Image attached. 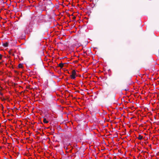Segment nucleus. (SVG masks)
I'll return each instance as SVG.
<instances>
[{
	"label": "nucleus",
	"mask_w": 159,
	"mask_h": 159,
	"mask_svg": "<svg viewBox=\"0 0 159 159\" xmlns=\"http://www.w3.org/2000/svg\"><path fill=\"white\" fill-rule=\"evenodd\" d=\"M76 75V72L75 70H73L72 72V75H70V77L71 79H74L75 78V75Z\"/></svg>",
	"instance_id": "obj_1"
},
{
	"label": "nucleus",
	"mask_w": 159,
	"mask_h": 159,
	"mask_svg": "<svg viewBox=\"0 0 159 159\" xmlns=\"http://www.w3.org/2000/svg\"><path fill=\"white\" fill-rule=\"evenodd\" d=\"M66 64V63H61L58 65V66L59 67H60L61 68H62L63 67L64 64Z\"/></svg>",
	"instance_id": "obj_2"
},
{
	"label": "nucleus",
	"mask_w": 159,
	"mask_h": 159,
	"mask_svg": "<svg viewBox=\"0 0 159 159\" xmlns=\"http://www.w3.org/2000/svg\"><path fill=\"white\" fill-rule=\"evenodd\" d=\"M8 43L7 42H6L5 43H4L3 44V46L4 47H7L8 46Z\"/></svg>",
	"instance_id": "obj_3"
},
{
	"label": "nucleus",
	"mask_w": 159,
	"mask_h": 159,
	"mask_svg": "<svg viewBox=\"0 0 159 159\" xmlns=\"http://www.w3.org/2000/svg\"><path fill=\"white\" fill-rule=\"evenodd\" d=\"M59 151V152L60 153L61 155H63L64 154V152L63 151H62V150H58Z\"/></svg>",
	"instance_id": "obj_4"
},
{
	"label": "nucleus",
	"mask_w": 159,
	"mask_h": 159,
	"mask_svg": "<svg viewBox=\"0 0 159 159\" xmlns=\"http://www.w3.org/2000/svg\"><path fill=\"white\" fill-rule=\"evenodd\" d=\"M18 66L19 68H22L23 67V64L21 63L19 64Z\"/></svg>",
	"instance_id": "obj_5"
},
{
	"label": "nucleus",
	"mask_w": 159,
	"mask_h": 159,
	"mask_svg": "<svg viewBox=\"0 0 159 159\" xmlns=\"http://www.w3.org/2000/svg\"><path fill=\"white\" fill-rule=\"evenodd\" d=\"M43 122L45 123H48V121L46 120V119L45 118H43Z\"/></svg>",
	"instance_id": "obj_6"
},
{
	"label": "nucleus",
	"mask_w": 159,
	"mask_h": 159,
	"mask_svg": "<svg viewBox=\"0 0 159 159\" xmlns=\"http://www.w3.org/2000/svg\"><path fill=\"white\" fill-rule=\"evenodd\" d=\"M72 150H66V153H68L71 152Z\"/></svg>",
	"instance_id": "obj_7"
},
{
	"label": "nucleus",
	"mask_w": 159,
	"mask_h": 159,
	"mask_svg": "<svg viewBox=\"0 0 159 159\" xmlns=\"http://www.w3.org/2000/svg\"><path fill=\"white\" fill-rule=\"evenodd\" d=\"M143 138V137L140 135H139V137L138 138V139L140 140H141V139H142Z\"/></svg>",
	"instance_id": "obj_8"
},
{
	"label": "nucleus",
	"mask_w": 159,
	"mask_h": 159,
	"mask_svg": "<svg viewBox=\"0 0 159 159\" xmlns=\"http://www.w3.org/2000/svg\"><path fill=\"white\" fill-rule=\"evenodd\" d=\"M141 153H147L146 152H144L143 151H141Z\"/></svg>",
	"instance_id": "obj_9"
},
{
	"label": "nucleus",
	"mask_w": 159,
	"mask_h": 159,
	"mask_svg": "<svg viewBox=\"0 0 159 159\" xmlns=\"http://www.w3.org/2000/svg\"><path fill=\"white\" fill-rule=\"evenodd\" d=\"M2 57V55L1 54H0V60L1 59Z\"/></svg>",
	"instance_id": "obj_10"
},
{
	"label": "nucleus",
	"mask_w": 159,
	"mask_h": 159,
	"mask_svg": "<svg viewBox=\"0 0 159 159\" xmlns=\"http://www.w3.org/2000/svg\"><path fill=\"white\" fill-rule=\"evenodd\" d=\"M1 107L2 109V110H3L4 108V107H3V105L2 104H1Z\"/></svg>",
	"instance_id": "obj_11"
},
{
	"label": "nucleus",
	"mask_w": 159,
	"mask_h": 159,
	"mask_svg": "<svg viewBox=\"0 0 159 159\" xmlns=\"http://www.w3.org/2000/svg\"><path fill=\"white\" fill-rule=\"evenodd\" d=\"M37 151H38V152H39V153H40V152H41V151H40V150L38 149V150H37Z\"/></svg>",
	"instance_id": "obj_12"
},
{
	"label": "nucleus",
	"mask_w": 159,
	"mask_h": 159,
	"mask_svg": "<svg viewBox=\"0 0 159 159\" xmlns=\"http://www.w3.org/2000/svg\"><path fill=\"white\" fill-rule=\"evenodd\" d=\"M118 152H120V153H121V150H118Z\"/></svg>",
	"instance_id": "obj_13"
},
{
	"label": "nucleus",
	"mask_w": 159,
	"mask_h": 159,
	"mask_svg": "<svg viewBox=\"0 0 159 159\" xmlns=\"http://www.w3.org/2000/svg\"><path fill=\"white\" fill-rule=\"evenodd\" d=\"M128 90L129 89H124V90L126 91H128Z\"/></svg>",
	"instance_id": "obj_14"
},
{
	"label": "nucleus",
	"mask_w": 159,
	"mask_h": 159,
	"mask_svg": "<svg viewBox=\"0 0 159 159\" xmlns=\"http://www.w3.org/2000/svg\"><path fill=\"white\" fill-rule=\"evenodd\" d=\"M75 18H76V17H75V16H74V17L73 18V19H75Z\"/></svg>",
	"instance_id": "obj_15"
},
{
	"label": "nucleus",
	"mask_w": 159,
	"mask_h": 159,
	"mask_svg": "<svg viewBox=\"0 0 159 159\" xmlns=\"http://www.w3.org/2000/svg\"><path fill=\"white\" fill-rule=\"evenodd\" d=\"M116 136H117V134H115V137H116Z\"/></svg>",
	"instance_id": "obj_16"
},
{
	"label": "nucleus",
	"mask_w": 159,
	"mask_h": 159,
	"mask_svg": "<svg viewBox=\"0 0 159 159\" xmlns=\"http://www.w3.org/2000/svg\"><path fill=\"white\" fill-rule=\"evenodd\" d=\"M77 92H80V91H77Z\"/></svg>",
	"instance_id": "obj_17"
},
{
	"label": "nucleus",
	"mask_w": 159,
	"mask_h": 159,
	"mask_svg": "<svg viewBox=\"0 0 159 159\" xmlns=\"http://www.w3.org/2000/svg\"><path fill=\"white\" fill-rule=\"evenodd\" d=\"M151 145H149V147H151Z\"/></svg>",
	"instance_id": "obj_18"
},
{
	"label": "nucleus",
	"mask_w": 159,
	"mask_h": 159,
	"mask_svg": "<svg viewBox=\"0 0 159 159\" xmlns=\"http://www.w3.org/2000/svg\"><path fill=\"white\" fill-rule=\"evenodd\" d=\"M50 3H51V4L52 5V3L51 2H50Z\"/></svg>",
	"instance_id": "obj_19"
},
{
	"label": "nucleus",
	"mask_w": 159,
	"mask_h": 159,
	"mask_svg": "<svg viewBox=\"0 0 159 159\" xmlns=\"http://www.w3.org/2000/svg\"><path fill=\"white\" fill-rule=\"evenodd\" d=\"M78 159H80V158H78Z\"/></svg>",
	"instance_id": "obj_20"
},
{
	"label": "nucleus",
	"mask_w": 159,
	"mask_h": 159,
	"mask_svg": "<svg viewBox=\"0 0 159 159\" xmlns=\"http://www.w3.org/2000/svg\"><path fill=\"white\" fill-rule=\"evenodd\" d=\"M158 153H159V152H158Z\"/></svg>",
	"instance_id": "obj_21"
}]
</instances>
